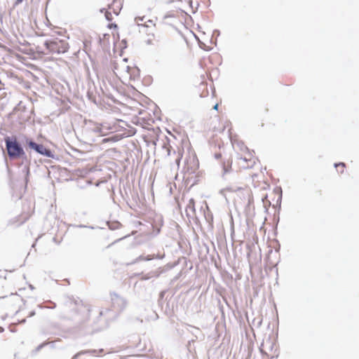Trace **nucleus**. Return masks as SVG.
<instances>
[{"mask_svg": "<svg viewBox=\"0 0 359 359\" xmlns=\"http://www.w3.org/2000/svg\"><path fill=\"white\" fill-rule=\"evenodd\" d=\"M257 161L258 158L255 156V151L241 143L237 144L234 160L230 165L228 164V167L231 168L233 164V169L236 172H241L253 168Z\"/></svg>", "mask_w": 359, "mask_h": 359, "instance_id": "1", "label": "nucleus"}, {"mask_svg": "<svg viewBox=\"0 0 359 359\" xmlns=\"http://www.w3.org/2000/svg\"><path fill=\"white\" fill-rule=\"evenodd\" d=\"M281 193L273 189L271 191L266 194L265 197L263 198L264 206L266 208L267 207H272L273 215H269L268 217H264L263 224H277L279 222V214L277 212V207L280 206L281 202Z\"/></svg>", "mask_w": 359, "mask_h": 359, "instance_id": "2", "label": "nucleus"}, {"mask_svg": "<svg viewBox=\"0 0 359 359\" xmlns=\"http://www.w3.org/2000/svg\"><path fill=\"white\" fill-rule=\"evenodd\" d=\"M114 73L123 81L133 80L138 72V69L135 67H129L127 65V60H124L120 63H116L115 65Z\"/></svg>", "mask_w": 359, "mask_h": 359, "instance_id": "3", "label": "nucleus"}, {"mask_svg": "<svg viewBox=\"0 0 359 359\" xmlns=\"http://www.w3.org/2000/svg\"><path fill=\"white\" fill-rule=\"evenodd\" d=\"M182 201L186 204L185 212L189 224H202L203 221L196 215V201L194 198H189L186 194H183Z\"/></svg>", "mask_w": 359, "mask_h": 359, "instance_id": "4", "label": "nucleus"}, {"mask_svg": "<svg viewBox=\"0 0 359 359\" xmlns=\"http://www.w3.org/2000/svg\"><path fill=\"white\" fill-rule=\"evenodd\" d=\"M46 51V54H60L67 51L69 48L68 43L60 39L47 41L44 43Z\"/></svg>", "mask_w": 359, "mask_h": 359, "instance_id": "5", "label": "nucleus"}, {"mask_svg": "<svg viewBox=\"0 0 359 359\" xmlns=\"http://www.w3.org/2000/svg\"><path fill=\"white\" fill-rule=\"evenodd\" d=\"M8 154L11 158H18L24 154V151L16 140H6Z\"/></svg>", "mask_w": 359, "mask_h": 359, "instance_id": "6", "label": "nucleus"}, {"mask_svg": "<svg viewBox=\"0 0 359 359\" xmlns=\"http://www.w3.org/2000/svg\"><path fill=\"white\" fill-rule=\"evenodd\" d=\"M111 299L113 306L118 310L121 311L126 306V300L116 293L111 294Z\"/></svg>", "mask_w": 359, "mask_h": 359, "instance_id": "7", "label": "nucleus"}, {"mask_svg": "<svg viewBox=\"0 0 359 359\" xmlns=\"http://www.w3.org/2000/svg\"><path fill=\"white\" fill-rule=\"evenodd\" d=\"M111 128L107 123H95L93 130L100 136H104L109 133Z\"/></svg>", "mask_w": 359, "mask_h": 359, "instance_id": "8", "label": "nucleus"}, {"mask_svg": "<svg viewBox=\"0 0 359 359\" xmlns=\"http://www.w3.org/2000/svg\"><path fill=\"white\" fill-rule=\"evenodd\" d=\"M29 147L36 150L38 153H39L42 155H44L48 157H50L52 156L50 150L46 149L42 144H38L34 142H30L29 143Z\"/></svg>", "mask_w": 359, "mask_h": 359, "instance_id": "9", "label": "nucleus"}, {"mask_svg": "<svg viewBox=\"0 0 359 359\" xmlns=\"http://www.w3.org/2000/svg\"><path fill=\"white\" fill-rule=\"evenodd\" d=\"M108 8L109 11H112L114 15H118L122 8V0H113V1L109 4Z\"/></svg>", "mask_w": 359, "mask_h": 359, "instance_id": "10", "label": "nucleus"}, {"mask_svg": "<svg viewBox=\"0 0 359 359\" xmlns=\"http://www.w3.org/2000/svg\"><path fill=\"white\" fill-rule=\"evenodd\" d=\"M135 21L138 26H142V27H154L156 25L153 20H149L147 22L144 21V17H136Z\"/></svg>", "mask_w": 359, "mask_h": 359, "instance_id": "11", "label": "nucleus"}, {"mask_svg": "<svg viewBox=\"0 0 359 359\" xmlns=\"http://www.w3.org/2000/svg\"><path fill=\"white\" fill-rule=\"evenodd\" d=\"M107 27L110 29H114L115 32H113L114 36H116L117 39L119 38L118 32V26L116 23H109L107 25Z\"/></svg>", "mask_w": 359, "mask_h": 359, "instance_id": "12", "label": "nucleus"}, {"mask_svg": "<svg viewBox=\"0 0 359 359\" xmlns=\"http://www.w3.org/2000/svg\"><path fill=\"white\" fill-rule=\"evenodd\" d=\"M335 168L337 170V172L342 174L344 172L346 165L344 163H339L334 164Z\"/></svg>", "mask_w": 359, "mask_h": 359, "instance_id": "13", "label": "nucleus"}, {"mask_svg": "<svg viewBox=\"0 0 359 359\" xmlns=\"http://www.w3.org/2000/svg\"><path fill=\"white\" fill-rule=\"evenodd\" d=\"M103 352H104L103 349H99V350L91 349V350L86 351L85 353H89L91 355H99L100 354L102 353Z\"/></svg>", "mask_w": 359, "mask_h": 359, "instance_id": "14", "label": "nucleus"}, {"mask_svg": "<svg viewBox=\"0 0 359 359\" xmlns=\"http://www.w3.org/2000/svg\"><path fill=\"white\" fill-rule=\"evenodd\" d=\"M112 11H109V8L105 11V18L107 20L111 21L113 20Z\"/></svg>", "mask_w": 359, "mask_h": 359, "instance_id": "15", "label": "nucleus"}, {"mask_svg": "<svg viewBox=\"0 0 359 359\" xmlns=\"http://www.w3.org/2000/svg\"><path fill=\"white\" fill-rule=\"evenodd\" d=\"M154 258V255H148L147 257H144L143 255H140L137 259V261H142V260L149 261V260H151Z\"/></svg>", "mask_w": 359, "mask_h": 359, "instance_id": "16", "label": "nucleus"}, {"mask_svg": "<svg viewBox=\"0 0 359 359\" xmlns=\"http://www.w3.org/2000/svg\"><path fill=\"white\" fill-rule=\"evenodd\" d=\"M46 344H47V343H42V344H41L40 345H39V346L36 348L35 351H36V352L39 351H40L43 347H44Z\"/></svg>", "mask_w": 359, "mask_h": 359, "instance_id": "17", "label": "nucleus"}, {"mask_svg": "<svg viewBox=\"0 0 359 359\" xmlns=\"http://www.w3.org/2000/svg\"><path fill=\"white\" fill-rule=\"evenodd\" d=\"M182 154L181 152H179L178 158L176 159V163L177 165H179L180 163V160L182 158Z\"/></svg>", "mask_w": 359, "mask_h": 359, "instance_id": "18", "label": "nucleus"}, {"mask_svg": "<svg viewBox=\"0 0 359 359\" xmlns=\"http://www.w3.org/2000/svg\"><path fill=\"white\" fill-rule=\"evenodd\" d=\"M109 311V310H108V309L101 310L100 312V315L104 316V315H105L106 313H107Z\"/></svg>", "mask_w": 359, "mask_h": 359, "instance_id": "19", "label": "nucleus"}, {"mask_svg": "<svg viewBox=\"0 0 359 359\" xmlns=\"http://www.w3.org/2000/svg\"><path fill=\"white\" fill-rule=\"evenodd\" d=\"M53 241H54V242H55L56 243H60V241H61V240H62V237H61V238H60V240H58V241H57V237H53Z\"/></svg>", "mask_w": 359, "mask_h": 359, "instance_id": "20", "label": "nucleus"}, {"mask_svg": "<svg viewBox=\"0 0 359 359\" xmlns=\"http://www.w3.org/2000/svg\"><path fill=\"white\" fill-rule=\"evenodd\" d=\"M218 106H219L218 103H215V104L213 106V109L217 111L218 110Z\"/></svg>", "mask_w": 359, "mask_h": 359, "instance_id": "21", "label": "nucleus"}, {"mask_svg": "<svg viewBox=\"0 0 359 359\" xmlns=\"http://www.w3.org/2000/svg\"><path fill=\"white\" fill-rule=\"evenodd\" d=\"M116 226H111V225H109V227L111 230H115L116 229Z\"/></svg>", "mask_w": 359, "mask_h": 359, "instance_id": "22", "label": "nucleus"}, {"mask_svg": "<svg viewBox=\"0 0 359 359\" xmlns=\"http://www.w3.org/2000/svg\"><path fill=\"white\" fill-rule=\"evenodd\" d=\"M231 233H233V232H234V226L233 225L231 226Z\"/></svg>", "mask_w": 359, "mask_h": 359, "instance_id": "23", "label": "nucleus"}, {"mask_svg": "<svg viewBox=\"0 0 359 359\" xmlns=\"http://www.w3.org/2000/svg\"><path fill=\"white\" fill-rule=\"evenodd\" d=\"M35 315V312L34 311H32L29 314V316H33Z\"/></svg>", "mask_w": 359, "mask_h": 359, "instance_id": "24", "label": "nucleus"}, {"mask_svg": "<svg viewBox=\"0 0 359 359\" xmlns=\"http://www.w3.org/2000/svg\"><path fill=\"white\" fill-rule=\"evenodd\" d=\"M17 4H20L23 0H15Z\"/></svg>", "mask_w": 359, "mask_h": 359, "instance_id": "25", "label": "nucleus"}, {"mask_svg": "<svg viewBox=\"0 0 359 359\" xmlns=\"http://www.w3.org/2000/svg\"><path fill=\"white\" fill-rule=\"evenodd\" d=\"M224 170H225L226 172L229 171V168H226L225 166H224Z\"/></svg>", "mask_w": 359, "mask_h": 359, "instance_id": "26", "label": "nucleus"}, {"mask_svg": "<svg viewBox=\"0 0 359 359\" xmlns=\"http://www.w3.org/2000/svg\"><path fill=\"white\" fill-rule=\"evenodd\" d=\"M104 37L107 36L108 38L109 37V34H104Z\"/></svg>", "mask_w": 359, "mask_h": 359, "instance_id": "27", "label": "nucleus"}, {"mask_svg": "<svg viewBox=\"0 0 359 359\" xmlns=\"http://www.w3.org/2000/svg\"><path fill=\"white\" fill-rule=\"evenodd\" d=\"M149 277H144L143 279H148Z\"/></svg>", "mask_w": 359, "mask_h": 359, "instance_id": "28", "label": "nucleus"}, {"mask_svg": "<svg viewBox=\"0 0 359 359\" xmlns=\"http://www.w3.org/2000/svg\"><path fill=\"white\" fill-rule=\"evenodd\" d=\"M4 329L2 327L0 328V331H3Z\"/></svg>", "mask_w": 359, "mask_h": 359, "instance_id": "29", "label": "nucleus"}, {"mask_svg": "<svg viewBox=\"0 0 359 359\" xmlns=\"http://www.w3.org/2000/svg\"><path fill=\"white\" fill-rule=\"evenodd\" d=\"M72 359H76L75 358H73Z\"/></svg>", "mask_w": 359, "mask_h": 359, "instance_id": "30", "label": "nucleus"}]
</instances>
